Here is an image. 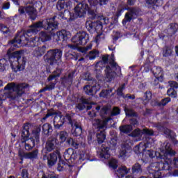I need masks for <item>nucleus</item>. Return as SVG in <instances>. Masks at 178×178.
<instances>
[{
	"label": "nucleus",
	"mask_w": 178,
	"mask_h": 178,
	"mask_svg": "<svg viewBox=\"0 0 178 178\" xmlns=\"http://www.w3.org/2000/svg\"><path fill=\"white\" fill-rule=\"evenodd\" d=\"M58 27V22H55V17L49 18L42 22H38L31 26L30 29L21 35L20 38H15V40H12L8 43L10 48L7 51V56H8V61L10 65V67L13 72H20L24 70L26 67V63L27 59L24 56V51L19 50L12 52L15 48H19L22 47L20 44L27 41L26 47H35L40 44V41L42 42H47V41H51V35L42 31L39 33V37H35L33 38H29L31 37L33 34H37L41 29L47 30L48 31H53Z\"/></svg>",
	"instance_id": "1"
},
{
	"label": "nucleus",
	"mask_w": 178,
	"mask_h": 178,
	"mask_svg": "<svg viewBox=\"0 0 178 178\" xmlns=\"http://www.w3.org/2000/svg\"><path fill=\"white\" fill-rule=\"evenodd\" d=\"M66 120L69 122L72 127V133L73 136L75 137L80 136L82 132L81 127L79 126L77 122L72 121V117L69 114H66L65 116H63L62 115V113H60L55 115L54 118V126L55 129H60V127L65 124Z\"/></svg>",
	"instance_id": "2"
},
{
	"label": "nucleus",
	"mask_w": 178,
	"mask_h": 178,
	"mask_svg": "<svg viewBox=\"0 0 178 178\" xmlns=\"http://www.w3.org/2000/svg\"><path fill=\"white\" fill-rule=\"evenodd\" d=\"M4 90L6 91L4 95H0V105L6 98H13L12 93L7 94L6 92H12L13 91L16 92L17 97H22L26 91H29V84L20 83L16 85L15 83H10L5 86Z\"/></svg>",
	"instance_id": "3"
},
{
	"label": "nucleus",
	"mask_w": 178,
	"mask_h": 178,
	"mask_svg": "<svg viewBox=\"0 0 178 178\" xmlns=\"http://www.w3.org/2000/svg\"><path fill=\"white\" fill-rule=\"evenodd\" d=\"M30 127L28 124H24L23 126V130L22 132V143H25V149L26 151H30V149H33L34 145H35V142L38 143V140L40 138V133H34L33 132V136L31 138H29L30 136Z\"/></svg>",
	"instance_id": "4"
},
{
	"label": "nucleus",
	"mask_w": 178,
	"mask_h": 178,
	"mask_svg": "<svg viewBox=\"0 0 178 178\" xmlns=\"http://www.w3.org/2000/svg\"><path fill=\"white\" fill-rule=\"evenodd\" d=\"M111 120V118H105V120H100L99 119H95L92 120V125L94 127L99 129V131L97 133V143L99 144H102L104 141H105V138H106V136L105 135V131L104 129L106 127V123Z\"/></svg>",
	"instance_id": "5"
},
{
	"label": "nucleus",
	"mask_w": 178,
	"mask_h": 178,
	"mask_svg": "<svg viewBox=\"0 0 178 178\" xmlns=\"http://www.w3.org/2000/svg\"><path fill=\"white\" fill-rule=\"evenodd\" d=\"M44 62L47 65L54 66L59 65L62 62V51L59 49L49 50L46 55L44 56Z\"/></svg>",
	"instance_id": "6"
},
{
	"label": "nucleus",
	"mask_w": 178,
	"mask_h": 178,
	"mask_svg": "<svg viewBox=\"0 0 178 178\" xmlns=\"http://www.w3.org/2000/svg\"><path fill=\"white\" fill-rule=\"evenodd\" d=\"M109 65L106 68V81H112L116 77L115 70H120V67L115 62V56L113 54L111 55Z\"/></svg>",
	"instance_id": "7"
},
{
	"label": "nucleus",
	"mask_w": 178,
	"mask_h": 178,
	"mask_svg": "<svg viewBox=\"0 0 178 178\" xmlns=\"http://www.w3.org/2000/svg\"><path fill=\"white\" fill-rule=\"evenodd\" d=\"M72 42L75 44H68V48L70 49H77L79 45H86L88 41V35L86 32H79L72 38Z\"/></svg>",
	"instance_id": "8"
},
{
	"label": "nucleus",
	"mask_w": 178,
	"mask_h": 178,
	"mask_svg": "<svg viewBox=\"0 0 178 178\" xmlns=\"http://www.w3.org/2000/svg\"><path fill=\"white\" fill-rule=\"evenodd\" d=\"M33 3L34 2L29 3L30 5L25 7H19L18 11L20 15H24V13H26L28 15V16H29L30 19L32 20H35V19H37L38 13L37 9H35V7H34V5H33Z\"/></svg>",
	"instance_id": "9"
},
{
	"label": "nucleus",
	"mask_w": 178,
	"mask_h": 178,
	"mask_svg": "<svg viewBox=\"0 0 178 178\" xmlns=\"http://www.w3.org/2000/svg\"><path fill=\"white\" fill-rule=\"evenodd\" d=\"M101 90V86L96 81H93L92 84L84 86L83 91L88 95H94L97 93V91Z\"/></svg>",
	"instance_id": "10"
},
{
	"label": "nucleus",
	"mask_w": 178,
	"mask_h": 178,
	"mask_svg": "<svg viewBox=\"0 0 178 178\" xmlns=\"http://www.w3.org/2000/svg\"><path fill=\"white\" fill-rule=\"evenodd\" d=\"M143 134H147V136H154V131L148 129H143L142 131L140 129H136L129 134L130 137H135L138 140H141Z\"/></svg>",
	"instance_id": "11"
},
{
	"label": "nucleus",
	"mask_w": 178,
	"mask_h": 178,
	"mask_svg": "<svg viewBox=\"0 0 178 178\" xmlns=\"http://www.w3.org/2000/svg\"><path fill=\"white\" fill-rule=\"evenodd\" d=\"M86 27L88 31L92 33L94 31H101L102 30V22L97 21L92 22L91 21H87L86 23Z\"/></svg>",
	"instance_id": "12"
},
{
	"label": "nucleus",
	"mask_w": 178,
	"mask_h": 178,
	"mask_svg": "<svg viewBox=\"0 0 178 178\" xmlns=\"http://www.w3.org/2000/svg\"><path fill=\"white\" fill-rule=\"evenodd\" d=\"M88 5L86 3H79L74 8V12L76 16L78 17H83L88 12Z\"/></svg>",
	"instance_id": "13"
},
{
	"label": "nucleus",
	"mask_w": 178,
	"mask_h": 178,
	"mask_svg": "<svg viewBox=\"0 0 178 178\" xmlns=\"http://www.w3.org/2000/svg\"><path fill=\"white\" fill-rule=\"evenodd\" d=\"M69 37H70V32L63 30L57 32L54 38L56 42H59V41H66Z\"/></svg>",
	"instance_id": "14"
},
{
	"label": "nucleus",
	"mask_w": 178,
	"mask_h": 178,
	"mask_svg": "<svg viewBox=\"0 0 178 178\" xmlns=\"http://www.w3.org/2000/svg\"><path fill=\"white\" fill-rule=\"evenodd\" d=\"M67 144H69V145H72V147H73L76 149H77L78 148H84V147H86V140L84 139H81L80 142H77L73 140V138H68L67 140Z\"/></svg>",
	"instance_id": "15"
},
{
	"label": "nucleus",
	"mask_w": 178,
	"mask_h": 178,
	"mask_svg": "<svg viewBox=\"0 0 178 178\" xmlns=\"http://www.w3.org/2000/svg\"><path fill=\"white\" fill-rule=\"evenodd\" d=\"M152 168L151 175L154 178H161V166H163L162 163H155Z\"/></svg>",
	"instance_id": "16"
},
{
	"label": "nucleus",
	"mask_w": 178,
	"mask_h": 178,
	"mask_svg": "<svg viewBox=\"0 0 178 178\" xmlns=\"http://www.w3.org/2000/svg\"><path fill=\"white\" fill-rule=\"evenodd\" d=\"M161 154H163L165 158L170 155V156H174L176 155V152L172 149V145L169 143H164V149L161 151Z\"/></svg>",
	"instance_id": "17"
},
{
	"label": "nucleus",
	"mask_w": 178,
	"mask_h": 178,
	"mask_svg": "<svg viewBox=\"0 0 178 178\" xmlns=\"http://www.w3.org/2000/svg\"><path fill=\"white\" fill-rule=\"evenodd\" d=\"M55 148H56V139L54 138H49L46 143V146L44 151L51 152V151H54Z\"/></svg>",
	"instance_id": "18"
},
{
	"label": "nucleus",
	"mask_w": 178,
	"mask_h": 178,
	"mask_svg": "<svg viewBox=\"0 0 178 178\" xmlns=\"http://www.w3.org/2000/svg\"><path fill=\"white\" fill-rule=\"evenodd\" d=\"M152 73L155 77L154 81H162L163 79V72L162 71V68L154 67L152 70Z\"/></svg>",
	"instance_id": "19"
},
{
	"label": "nucleus",
	"mask_w": 178,
	"mask_h": 178,
	"mask_svg": "<svg viewBox=\"0 0 178 178\" xmlns=\"http://www.w3.org/2000/svg\"><path fill=\"white\" fill-rule=\"evenodd\" d=\"M58 158H60V154L58 151L56 153L50 154V155L47 157V162L49 166H54V165L56 163Z\"/></svg>",
	"instance_id": "20"
},
{
	"label": "nucleus",
	"mask_w": 178,
	"mask_h": 178,
	"mask_svg": "<svg viewBox=\"0 0 178 178\" xmlns=\"http://www.w3.org/2000/svg\"><path fill=\"white\" fill-rule=\"evenodd\" d=\"M19 155L21 158H26L28 159H35L37 156H38V151L35 150L30 153H24L22 152H19Z\"/></svg>",
	"instance_id": "21"
},
{
	"label": "nucleus",
	"mask_w": 178,
	"mask_h": 178,
	"mask_svg": "<svg viewBox=\"0 0 178 178\" xmlns=\"http://www.w3.org/2000/svg\"><path fill=\"white\" fill-rule=\"evenodd\" d=\"M99 155L100 158H104V159H109V147L103 145L99 150Z\"/></svg>",
	"instance_id": "22"
},
{
	"label": "nucleus",
	"mask_w": 178,
	"mask_h": 178,
	"mask_svg": "<svg viewBox=\"0 0 178 178\" xmlns=\"http://www.w3.org/2000/svg\"><path fill=\"white\" fill-rule=\"evenodd\" d=\"M47 51V47L45 45H43L42 47H35L33 55V56H42L44 54H45V51Z\"/></svg>",
	"instance_id": "23"
},
{
	"label": "nucleus",
	"mask_w": 178,
	"mask_h": 178,
	"mask_svg": "<svg viewBox=\"0 0 178 178\" xmlns=\"http://www.w3.org/2000/svg\"><path fill=\"white\" fill-rule=\"evenodd\" d=\"M129 13H127L124 22H131V19H134L135 16H137V10L135 8H130Z\"/></svg>",
	"instance_id": "24"
},
{
	"label": "nucleus",
	"mask_w": 178,
	"mask_h": 178,
	"mask_svg": "<svg viewBox=\"0 0 178 178\" xmlns=\"http://www.w3.org/2000/svg\"><path fill=\"white\" fill-rule=\"evenodd\" d=\"M71 3L69 0H60L58 2L57 9L58 10H62V9H67L70 6Z\"/></svg>",
	"instance_id": "25"
},
{
	"label": "nucleus",
	"mask_w": 178,
	"mask_h": 178,
	"mask_svg": "<svg viewBox=\"0 0 178 178\" xmlns=\"http://www.w3.org/2000/svg\"><path fill=\"white\" fill-rule=\"evenodd\" d=\"M129 170H127V168H126V166H122L120 168H118V170L116 171V175L117 176L120 178V177H123V176H124V175H127V173H129Z\"/></svg>",
	"instance_id": "26"
},
{
	"label": "nucleus",
	"mask_w": 178,
	"mask_h": 178,
	"mask_svg": "<svg viewBox=\"0 0 178 178\" xmlns=\"http://www.w3.org/2000/svg\"><path fill=\"white\" fill-rule=\"evenodd\" d=\"M126 9H127L126 8V3H121L118 6L117 12L115 13V16H117V17L122 16V13H123V12H124V10H126Z\"/></svg>",
	"instance_id": "27"
},
{
	"label": "nucleus",
	"mask_w": 178,
	"mask_h": 178,
	"mask_svg": "<svg viewBox=\"0 0 178 178\" xmlns=\"http://www.w3.org/2000/svg\"><path fill=\"white\" fill-rule=\"evenodd\" d=\"M81 102L76 106V108L79 109V111H83V109H86V105L90 104V101L87 99L81 98Z\"/></svg>",
	"instance_id": "28"
},
{
	"label": "nucleus",
	"mask_w": 178,
	"mask_h": 178,
	"mask_svg": "<svg viewBox=\"0 0 178 178\" xmlns=\"http://www.w3.org/2000/svg\"><path fill=\"white\" fill-rule=\"evenodd\" d=\"M127 145H122V149L120 152V158H121V159H126V154H127V148H129V147L130 146V145H129L128 143H127Z\"/></svg>",
	"instance_id": "29"
},
{
	"label": "nucleus",
	"mask_w": 178,
	"mask_h": 178,
	"mask_svg": "<svg viewBox=\"0 0 178 178\" xmlns=\"http://www.w3.org/2000/svg\"><path fill=\"white\" fill-rule=\"evenodd\" d=\"M143 147H145V148H148V143H140L139 145H137L134 147V151L135 154H140L141 151H145V149H142Z\"/></svg>",
	"instance_id": "30"
},
{
	"label": "nucleus",
	"mask_w": 178,
	"mask_h": 178,
	"mask_svg": "<svg viewBox=\"0 0 178 178\" xmlns=\"http://www.w3.org/2000/svg\"><path fill=\"white\" fill-rule=\"evenodd\" d=\"M99 55V52L97 50H92L89 52L88 54V58L90 59V60H94L95 58H98Z\"/></svg>",
	"instance_id": "31"
},
{
	"label": "nucleus",
	"mask_w": 178,
	"mask_h": 178,
	"mask_svg": "<svg viewBox=\"0 0 178 178\" xmlns=\"http://www.w3.org/2000/svg\"><path fill=\"white\" fill-rule=\"evenodd\" d=\"M42 130L44 134H49V133H52V126L48 123H46L43 124Z\"/></svg>",
	"instance_id": "32"
},
{
	"label": "nucleus",
	"mask_w": 178,
	"mask_h": 178,
	"mask_svg": "<svg viewBox=\"0 0 178 178\" xmlns=\"http://www.w3.org/2000/svg\"><path fill=\"white\" fill-rule=\"evenodd\" d=\"M131 130H133V127H131V125H124L120 127V131L122 133H130Z\"/></svg>",
	"instance_id": "33"
},
{
	"label": "nucleus",
	"mask_w": 178,
	"mask_h": 178,
	"mask_svg": "<svg viewBox=\"0 0 178 178\" xmlns=\"http://www.w3.org/2000/svg\"><path fill=\"white\" fill-rule=\"evenodd\" d=\"M108 0H88L90 5H105Z\"/></svg>",
	"instance_id": "34"
},
{
	"label": "nucleus",
	"mask_w": 178,
	"mask_h": 178,
	"mask_svg": "<svg viewBox=\"0 0 178 178\" xmlns=\"http://www.w3.org/2000/svg\"><path fill=\"white\" fill-rule=\"evenodd\" d=\"M9 63L5 58L0 59V72H3Z\"/></svg>",
	"instance_id": "35"
},
{
	"label": "nucleus",
	"mask_w": 178,
	"mask_h": 178,
	"mask_svg": "<svg viewBox=\"0 0 178 178\" xmlns=\"http://www.w3.org/2000/svg\"><path fill=\"white\" fill-rule=\"evenodd\" d=\"M69 136V134H67V132L63 131H60L59 134V138L61 141V143H65V141H66V138H67V136Z\"/></svg>",
	"instance_id": "36"
},
{
	"label": "nucleus",
	"mask_w": 178,
	"mask_h": 178,
	"mask_svg": "<svg viewBox=\"0 0 178 178\" xmlns=\"http://www.w3.org/2000/svg\"><path fill=\"white\" fill-rule=\"evenodd\" d=\"M133 173H141L143 170L141 169V165L139 163H136L132 168Z\"/></svg>",
	"instance_id": "37"
},
{
	"label": "nucleus",
	"mask_w": 178,
	"mask_h": 178,
	"mask_svg": "<svg viewBox=\"0 0 178 178\" xmlns=\"http://www.w3.org/2000/svg\"><path fill=\"white\" fill-rule=\"evenodd\" d=\"M170 101V98L166 97L165 99H163L161 102H156L154 105H158L159 106H165L167 104H169V102Z\"/></svg>",
	"instance_id": "38"
},
{
	"label": "nucleus",
	"mask_w": 178,
	"mask_h": 178,
	"mask_svg": "<svg viewBox=\"0 0 178 178\" xmlns=\"http://www.w3.org/2000/svg\"><path fill=\"white\" fill-rule=\"evenodd\" d=\"M167 94L169 97H171L172 98H176L177 95V92L173 88H170L168 90Z\"/></svg>",
	"instance_id": "39"
},
{
	"label": "nucleus",
	"mask_w": 178,
	"mask_h": 178,
	"mask_svg": "<svg viewBox=\"0 0 178 178\" xmlns=\"http://www.w3.org/2000/svg\"><path fill=\"white\" fill-rule=\"evenodd\" d=\"M60 74V70L59 69H57L56 71H54V74L50 75L48 77V81H51V80H54L56 77H59Z\"/></svg>",
	"instance_id": "40"
},
{
	"label": "nucleus",
	"mask_w": 178,
	"mask_h": 178,
	"mask_svg": "<svg viewBox=\"0 0 178 178\" xmlns=\"http://www.w3.org/2000/svg\"><path fill=\"white\" fill-rule=\"evenodd\" d=\"M163 55V56H170V55H172V49H170V47H164Z\"/></svg>",
	"instance_id": "41"
},
{
	"label": "nucleus",
	"mask_w": 178,
	"mask_h": 178,
	"mask_svg": "<svg viewBox=\"0 0 178 178\" xmlns=\"http://www.w3.org/2000/svg\"><path fill=\"white\" fill-rule=\"evenodd\" d=\"M163 131L166 137H173V136H175V134L173 133V131H170V129L168 128H164Z\"/></svg>",
	"instance_id": "42"
},
{
	"label": "nucleus",
	"mask_w": 178,
	"mask_h": 178,
	"mask_svg": "<svg viewBox=\"0 0 178 178\" xmlns=\"http://www.w3.org/2000/svg\"><path fill=\"white\" fill-rule=\"evenodd\" d=\"M111 92H112V89H110L108 90H102L100 92L99 96L102 97V98H106V97H108V95H109Z\"/></svg>",
	"instance_id": "43"
},
{
	"label": "nucleus",
	"mask_w": 178,
	"mask_h": 178,
	"mask_svg": "<svg viewBox=\"0 0 178 178\" xmlns=\"http://www.w3.org/2000/svg\"><path fill=\"white\" fill-rule=\"evenodd\" d=\"M109 166L110 168H113V169H116L118 168V161L115 159H112L109 161Z\"/></svg>",
	"instance_id": "44"
},
{
	"label": "nucleus",
	"mask_w": 178,
	"mask_h": 178,
	"mask_svg": "<svg viewBox=\"0 0 178 178\" xmlns=\"http://www.w3.org/2000/svg\"><path fill=\"white\" fill-rule=\"evenodd\" d=\"M124 111L127 116H137L132 109L125 108Z\"/></svg>",
	"instance_id": "45"
},
{
	"label": "nucleus",
	"mask_w": 178,
	"mask_h": 178,
	"mask_svg": "<svg viewBox=\"0 0 178 178\" xmlns=\"http://www.w3.org/2000/svg\"><path fill=\"white\" fill-rule=\"evenodd\" d=\"M105 38V35L104 34L100 33L97 35L95 39V41L97 44L101 42V41H103V40Z\"/></svg>",
	"instance_id": "46"
},
{
	"label": "nucleus",
	"mask_w": 178,
	"mask_h": 178,
	"mask_svg": "<svg viewBox=\"0 0 178 178\" xmlns=\"http://www.w3.org/2000/svg\"><path fill=\"white\" fill-rule=\"evenodd\" d=\"M73 154H74V150L72 148L67 149L64 153L65 156H70V158H72Z\"/></svg>",
	"instance_id": "47"
},
{
	"label": "nucleus",
	"mask_w": 178,
	"mask_h": 178,
	"mask_svg": "<svg viewBox=\"0 0 178 178\" xmlns=\"http://www.w3.org/2000/svg\"><path fill=\"white\" fill-rule=\"evenodd\" d=\"M170 30L171 33L175 34V33H176V31H177V30H178V24H171Z\"/></svg>",
	"instance_id": "48"
},
{
	"label": "nucleus",
	"mask_w": 178,
	"mask_h": 178,
	"mask_svg": "<svg viewBox=\"0 0 178 178\" xmlns=\"http://www.w3.org/2000/svg\"><path fill=\"white\" fill-rule=\"evenodd\" d=\"M145 155H147L149 158H154L155 153L152 150H145Z\"/></svg>",
	"instance_id": "49"
},
{
	"label": "nucleus",
	"mask_w": 178,
	"mask_h": 178,
	"mask_svg": "<svg viewBox=\"0 0 178 178\" xmlns=\"http://www.w3.org/2000/svg\"><path fill=\"white\" fill-rule=\"evenodd\" d=\"M0 31H2L3 33H4L5 34H6V33H8L9 31V29H8V27H6V26L0 24Z\"/></svg>",
	"instance_id": "50"
},
{
	"label": "nucleus",
	"mask_w": 178,
	"mask_h": 178,
	"mask_svg": "<svg viewBox=\"0 0 178 178\" xmlns=\"http://www.w3.org/2000/svg\"><path fill=\"white\" fill-rule=\"evenodd\" d=\"M119 113H120V109H119V108L115 107L113 108V111L111 113L113 116H116V115H119Z\"/></svg>",
	"instance_id": "51"
},
{
	"label": "nucleus",
	"mask_w": 178,
	"mask_h": 178,
	"mask_svg": "<svg viewBox=\"0 0 178 178\" xmlns=\"http://www.w3.org/2000/svg\"><path fill=\"white\" fill-rule=\"evenodd\" d=\"M79 159H81V161L88 159V156L86 154L85 152H82L81 153H80Z\"/></svg>",
	"instance_id": "52"
},
{
	"label": "nucleus",
	"mask_w": 178,
	"mask_h": 178,
	"mask_svg": "<svg viewBox=\"0 0 178 178\" xmlns=\"http://www.w3.org/2000/svg\"><path fill=\"white\" fill-rule=\"evenodd\" d=\"M168 83L171 88H178V84L176 81H169Z\"/></svg>",
	"instance_id": "53"
},
{
	"label": "nucleus",
	"mask_w": 178,
	"mask_h": 178,
	"mask_svg": "<svg viewBox=\"0 0 178 178\" xmlns=\"http://www.w3.org/2000/svg\"><path fill=\"white\" fill-rule=\"evenodd\" d=\"M67 16H70V12L69 10H65L64 13L63 14L62 19H67Z\"/></svg>",
	"instance_id": "54"
},
{
	"label": "nucleus",
	"mask_w": 178,
	"mask_h": 178,
	"mask_svg": "<svg viewBox=\"0 0 178 178\" xmlns=\"http://www.w3.org/2000/svg\"><path fill=\"white\" fill-rule=\"evenodd\" d=\"M151 92H146L145 93V99L148 100V99H151Z\"/></svg>",
	"instance_id": "55"
},
{
	"label": "nucleus",
	"mask_w": 178,
	"mask_h": 178,
	"mask_svg": "<svg viewBox=\"0 0 178 178\" xmlns=\"http://www.w3.org/2000/svg\"><path fill=\"white\" fill-rule=\"evenodd\" d=\"M46 88L47 90H54L55 88V83H50L49 86H47Z\"/></svg>",
	"instance_id": "56"
},
{
	"label": "nucleus",
	"mask_w": 178,
	"mask_h": 178,
	"mask_svg": "<svg viewBox=\"0 0 178 178\" xmlns=\"http://www.w3.org/2000/svg\"><path fill=\"white\" fill-rule=\"evenodd\" d=\"M90 48L91 47H89V48H87V47H81L79 49V51L80 52H82V54H86V52H87V51H88V49H90Z\"/></svg>",
	"instance_id": "57"
},
{
	"label": "nucleus",
	"mask_w": 178,
	"mask_h": 178,
	"mask_svg": "<svg viewBox=\"0 0 178 178\" xmlns=\"http://www.w3.org/2000/svg\"><path fill=\"white\" fill-rule=\"evenodd\" d=\"M124 88V86H122V87H120L118 89V90H117L118 95H122V92Z\"/></svg>",
	"instance_id": "58"
},
{
	"label": "nucleus",
	"mask_w": 178,
	"mask_h": 178,
	"mask_svg": "<svg viewBox=\"0 0 178 178\" xmlns=\"http://www.w3.org/2000/svg\"><path fill=\"white\" fill-rule=\"evenodd\" d=\"M158 2V0H147V3L149 5H155Z\"/></svg>",
	"instance_id": "59"
},
{
	"label": "nucleus",
	"mask_w": 178,
	"mask_h": 178,
	"mask_svg": "<svg viewBox=\"0 0 178 178\" xmlns=\"http://www.w3.org/2000/svg\"><path fill=\"white\" fill-rule=\"evenodd\" d=\"M131 124L133 126H137L138 124V122L136 119L131 120Z\"/></svg>",
	"instance_id": "60"
},
{
	"label": "nucleus",
	"mask_w": 178,
	"mask_h": 178,
	"mask_svg": "<svg viewBox=\"0 0 178 178\" xmlns=\"http://www.w3.org/2000/svg\"><path fill=\"white\" fill-rule=\"evenodd\" d=\"M49 116H52V113H47L44 118H42L41 122H45V120H47Z\"/></svg>",
	"instance_id": "61"
},
{
	"label": "nucleus",
	"mask_w": 178,
	"mask_h": 178,
	"mask_svg": "<svg viewBox=\"0 0 178 178\" xmlns=\"http://www.w3.org/2000/svg\"><path fill=\"white\" fill-rule=\"evenodd\" d=\"M10 6V4H9V3H6L3 6V9H9Z\"/></svg>",
	"instance_id": "62"
},
{
	"label": "nucleus",
	"mask_w": 178,
	"mask_h": 178,
	"mask_svg": "<svg viewBox=\"0 0 178 178\" xmlns=\"http://www.w3.org/2000/svg\"><path fill=\"white\" fill-rule=\"evenodd\" d=\"M174 165L175 168H178V158L177 159H174Z\"/></svg>",
	"instance_id": "63"
},
{
	"label": "nucleus",
	"mask_w": 178,
	"mask_h": 178,
	"mask_svg": "<svg viewBox=\"0 0 178 178\" xmlns=\"http://www.w3.org/2000/svg\"><path fill=\"white\" fill-rule=\"evenodd\" d=\"M108 107H104L102 109V112H104L105 115H106V113H108Z\"/></svg>",
	"instance_id": "64"
}]
</instances>
